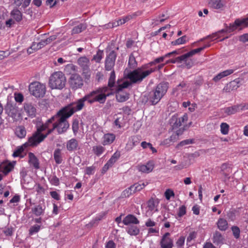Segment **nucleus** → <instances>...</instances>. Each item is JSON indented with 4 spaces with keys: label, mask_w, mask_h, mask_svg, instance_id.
Wrapping results in <instances>:
<instances>
[{
    "label": "nucleus",
    "mask_w": 248,
    "mask_h": 248,
    "mask_svg": "<svg viewBox=\"0 0 248 248\" xmlns=\"http://www.w3.org/2000/svg\"><path fill=\"white\" fill-rule=\"evenodd\" d=\"M94 101H98L92 97V94L84 96L76 102H73L60 109L56 114L48 119L44 124L47 126V134L52 133L56 129L58 134L66 132L69 127V124L67 120L75 112L81 110L85 106V102L91 103Z\"/></svg>",
    "instance_id": "f257e3e1"
},
{
    "label": "nucleus",
    "mask_w": 248,
    "mask_h": 248,
    "mask_svg": "<svg viewBox=\"0 0 248 248\" xmlns=\"http://www.w3.org/2000/svg\"><path fill=\"white\" fill-rule=\"evenodd\" d=\"M164 60L163 56L156 58L154 61L144 64L128 73L127 78L132 83H140L156 70V68H152L151 66L162 62Z\"/></svg>",
    "instance_id": "f03ea898"
},
{
    "label": "nucleus",
    "mask_w": 248,
    "mask_h": 248,
    "mask_svg": "<svg viewBox=\"0 0 248 248\" xmlns=\"http://www.w3.org/2000/svg\"><path fill=\"white\" fill-rule=\"evenodd\" d=\"M115 81V73L114 70L112 71L108 79V86H103L97 88L93 90L84 96L92 94V97L96 98L98 101H94L90 104H93L95 102H98L100 104H104L108 96L113 94L112 87L114 86Z\"/></svg>",
    "instance_id": "7ed1b4c3"
},
{
    "label": "nucleus",
    "mask_w": 248,
    "mask_h": 248,
    "mask_svg": "<svg viewBox=\"0 0 248 248\" xmlns=\"http://www.w3.org/2000/svg\"><path fill=\"white\" fill-rule=\"evenodd\" d=\"M37 130L30 137L28 141L24 143V145L28 147H34L37 146L43 141L49 134H47V126H45L44 123L38 124L36 125Z\"/></svg>",
    "instance_id": "20e7f679"
},
{
    "label": "nucleus",
    "mask_w": 248,
    "mask_h": 248,
    "mask_svg": "<svg viewBox=\"0 0 248 248\" xmlns=\"http://www.w3.org/2000/svg\"><path fill=\"white\" fill-rule=\"evenodd\" d=\"M168 87V83L167 82H161L158 84L148 94L147 102L151 105L156 104L166 93Z\"/></svg>",
    "instance_id": "39448f33"
},
{
    "label": "nucleus",
    "mask_w": 248,
    "mask_h": 248,
    "mask_svg": "<svg viewBox=\"0 0 248 248\" xmlns=\"http://www.w3.org/2000/svg\"><path fill=\"white\" fill-rule=\"evenodd\" d=\"M66 78L61 71L55 72L49 79V85L52 89H62L65 86Z\"/></svg>",
    "instance_id": "423d86ee"
},
{
    "label": "nucleus",
    "mask_w": 248,
    "mask_h": 248,
    "mask_svg": "<svg viewBox=\"0 0 248 248\" xmlns=\"http://www.w3.org/2000/svg\"><path fill=\"white\" fill-rule=\"evenodd\" d=\"M29 90L30 93L35 97H43L46 93V87L45 84L34 81L30 84Z\"/></svg>",
    "instance_id": "0eeeda50"
},
{
    "label": "nucleus",
    "mask_w": 248,
    "mask_h": 248,
    "mask_svg": "<svg viewBox=\"0 0 248 248\" xmlns=\"http://www.w3.org/2000/svg\"><path fill=\"white\" fill-rule=\"evenodd\" d=\"M210 45H204L202 47H201L196 49L192 50L191 51L183 54L176 58V60L179 62H185L186 66L188 68H190L193 64V61L191 59H188L189 58L192 57L194 55L201 52L205 48L210 46Z\"/></svg>",
    "instance_id": "6e6552de"
},
{
    "label": "nucleus",
    "mask_w": 248,
    "mask_h": 248,
    "mask_svg": "<svg viewBox=\"0 0 248 248\" xmlns=\"http://www.w3.org/2000/svg\"><path fill=\"white\" fill-rule=\"evenodd\" d=\"M5 112L13 121H17L21 119L20 110L16 104L8 102L5 106Z\"/></svg>",
    "instance_id": "1a4fd4ad"
},
{
    "label": "nucleus",
    "mask_w": 248,
    "mask_h": 248,
    "mask_svg": "<svg viewBox=\"0 0 248 248\" xmlns=\"http://www.w3.org/2000/svg\"><path fill=\"white\" fill-rule=\"evenodd\" d=\"M68 83L70 87L73 90L81 89L84 85L82 77L78 74L75 73L71 75Z\"/></svg>",
    "instance_id": "9d476101"
},
{
    "label": "nucleus",
    "mask_w": 248,
    "mask_h": 248,
    "mask_svg": "<svg viewBox=\"0 0 248 248\" xmlns=\"http://www.w3.org/2000/svg\"><path fill=\"white\" fill-rule=\"evenodd\" d=\"M248 26V17L245 18L237 19L234 22L230 24L229 27H227L224 32L226 31L230 33L235 30L238 27L245 28Z\"/></svg>",
    "instance_id": "9b49d317"
},
{
    "label": "nucleus",
    "mask_w": 248,
    "mask_h": 248,
    "mask_svg": "<svg viewBox=\"0 0 248 248\" xmlns=\"http://www.w3.org/2000/svg\"><path fill=\"white\" fill-rule=\"evenodd\" d=\"M116 57V53L114 50L111 51L107 56L105 61V69L106 70L110 71L113 69Z\"/></svg>",
    "instance_id": "f8f14e48"
},
{
    "label": "nucleus",
    "mask_w": 248,
    "mask_h": 248,
    "mask_svg": "<svg viewBox=\"0 0 248 248\" xmlns=\"http://www.w3.org/2000/svg\"><path fill=\"white\" fill-rule=\"evenodd\" d=\"M161 248H172L173 247V240L170 237V232H166L161 237L160 241Z\"/></svg>",
    "instance_id": "ddd939ff"
},
{
    "label": "nucleus",
    "mask_w": 248,
    "mask_h": 248,
    "mask_svg": "<svg viewBox=\"0 0 248 248\" xmlns=\"http://www.w3.org/2000/svg\"><path fill=\"white\" fill-rule=\"evenodd\" d=\"M15 164L16 161H4L0 164V171L6 175L14 169Z\"/></svg>",
    "instance_id": "4468645a"
},
{
    "label": "nucleus",
    "mask_w": 248,
    "mask_h": 248,
    "mask_svg": "<svg viewBox=\"0 0 248 248\" xmlns=\"http://www.w3.org/2000/svg\"><path fill=\"white\" fill-rule=\"evenodd\" d=\"M208 6L213 9L222 10L226 2L224 0H207Z\"/></svg>",
    "instance_id": "2eb2a0df"
},
{
    "label": "nucleus",
    "mask_w": 248,
    "mask_h": 248,
    "mask_svg": "<svg viewBox=\"0 0 248 248\" xmlns=\"http://www.w3.org/2000/svg\"><path fill=\"white\" fill-rule=\"evenodd\" d=\"M159 201L157 199H150L147 203L148 209L147 212H150L152 214L158 211Z\"/></svg>",
    "instance_id": "dca6fc26"
},
{
    "label": "nucleus",
    "mask_w": 248,
    "mask_h": 248,
    "mask_svg": "<svg viewBox=\"0 0 248 248\" xmlns=\"http://www.w3.org/2000/svg\"><path fill=\"white\" fill-rule=\"evenodd\" d=\"M140 141V137L138 135L131 136L129 138L128 141L126 144L125 149L127 151L131 150L134 147L138 145Z\"/></svg>",
    "instance_id": "f3484780"
},
{
    "label": "nucleus",
    "mask_w": 248,
    "mask_h": 248,
    "mask_svg": "<svg viewBox=\"0 0 248 248\" xmlns=\"http://www.w3.org/2000/svg\"><path fill=\"white\" fill-rule=\"evenodd\" d=\"M66 147L70 152L75 151L79 149V142L76 139L72 138L66 142Z\"/></svg>",
    "instance_id": "a211bd4d"
},
{
    "label": "nucleus",
    "mask_w": 248,
    "mask_h": 248,
    "mask_svg": "<svg viewBox=\"0 0 248 248\" xmlns=\"http://www.w3.org/2000/svg\"><path fill=\"white\" fill-rule=\"evenodd\" d=\"M116 139V136L113 133L105 134L101 139L103 145H109L112 144Z\"/></svg>",
    "instance_id": "6ab92c4d"
},
{
    "label": "nucleus",
    "mask_w": 248,
    "mask_h": 248,
    "mask_svg": "<svg viewBox=\"0 0 248 248\" xmlns=\"http://www.w3.org/2000/svg\"><path fill=\"white\" fill-rule=\"evenodd\" d=\"M120 157V154L118 152H116L108 161L107 163L103 167V170H107L118 160Z\"/></svg>",
    "instance_id": "aec40b11"
},
{
    "label": "nucleus",
    "mask_w": 248,
    "mask_h": 248,
    "mask_svg": "<svg viewBox=\"0 0 248 248\" xmlns=\"http://www.w3.org/2000/svg\"><path fill=\"white\" fill-rule=\"evenodd\" d=\"M29 160L28 162L30 165L36 170L40 168V163L38 159L35 155L31 152L28 154Z\"/></svg>",
    "instance_id": "412c9836"
},
{
    "label": "nucleus",
    "mask_w": 248,
    "mask_h": 248,
    "mask_svg": "<svg viewBox=\"0 0 248 248\" xmlns=\"http://www.w3.org/2000/svg\"><path fill=\"white\" fill-rule=\"evenodd\" d=\"M154 168V164L153 161H149L145 165H139L138 169L140 171L143 173H148L151 172Z\"/></svg>",
    "instance_id": "4be33fe9"
},
{
    "label": "nucleus",
    "mask_w": 248,
    "mask_h": 248,
    "mask_svg": "<svg viewBox=\"0 0 248 248\" xmlns=\"http://www.w3.org/2000/svg\"><path fill=\"white\" fill-rule=\"evenodd\" d=\"M240 81L239 78H236L231 81L224 88L226 92H230L233 90H237L240 87Z\"/></svg>",
    "instance_id": "5701e85b"
},
{
    "label": "nucleus",
    "mask_w": 248,
    "mask_h": 248,
    "mask_svg": "<svg viewBox=\"0 0 248 248\" xmlns=\"http://www.w3.org/2000/svg\"><path fill=\"white\" fill-rule=\"evenodd\" d=\"M123 222L125 225H137L140 223V221L134 215L128 214L124 218Z\"/></svg>",
    "instance_id": "b1692460"
},
{
    "label": "nucleus",
    "mask_w": 248,
    "mask_h": 248,
    "mask_svg": "<svg viewBox=\"0 0 248 248\" xmlns=\"http://www.w3.org/2000/svg\"><path fill=\"white\" fill-rule=\"evenodd\" d=\"M10 16L16 22H20L23 19L22 13L17 8H14L10 12Z\"/></svg>",
    "instance_id": "393cba45"
},
{
    "label": "nucleus",
    "mask_w": 248,
    "mask_h": 248,
    "mask_svg": "<svg viewBox=\"0 0 248 248\" xmlns=\"http://www.w3.org/2000/svg\"><path fill=\"white\" fill-rule=\"evenodd\" d=\"M78 63L82 67L83 71H85L89 69L90 66V60L86 56H82L78 59Z\"/></svg>",
    "instance_id": "a878e982"
},
{
    "label": "nucleus",
    "mask_w": 248,
    "mask_h": 248,
    "mask_svg": "<svg viewBox=\"0 0 248 248\" xmlns=\"http://www.w3.org/2000/svg\"><path fill=\"white\" fill-rule=\"evenodd\" d=\"M46 207L44 204H38L32 208L31 211L36 216H40L44 214Z\"/></svg>",
    "instance_id": "bb28decb"
},
{
    "label": "nucleus",
    "mask_w": 248,
    "mask_h": 248,
    "mask_svg": "<svg viewBox=\"0 0 248 248\" xmlns=\"http://www.w3.org/2000/svg\"><path fill=\"white\" fill-rule=\"evenodd\" d=\"M217 225L218 229L221 231H225L228 228V223L227 220L224 218H219Z\"/></svg>",
    "instance_id": "cd10ccee"
},
{
    "label": "nucleus",
    "mask_w": 248,
    "mask_h": 248,
    "mask_svg": "<svg viewBox=\"0 0 248 248\" xmlns=\"http://www.w3.org/2000/svg\"><path fill=\"white\" fill-rule=\"evenodd\" d=\"M240 105H234L224 108V112L227 115L233 114L241 110Z\"/></svg>",
    "instance_id": "c85d7f7f"
},
{
    "label": "nucleus",
    "mask_w": 248,
    "mask_h": 248,
    "mask_svg": "<svg viewBox=\"0 0 248 248\" xmlns=\"http://www.w3.org/2000/svg\"><path fill=\"white\" fill-rule=\"evenodd\" d=\"M25 111L29 116L34 117L36 115V109L35 107L31 104H27L24 106Z\"/></svg>",
    "instance_id": "c756f323"
},
{
    "label": "nucleus",
    "mask_w": 248,
    "mask_h": 248,
    "mask_svg": "<svg viewBox=\"0 0 248 248\" xmlns=\"http://www.w3.org/2000/svg\"><path fill=\"white\" fill-rule=\"evenodd\" d=\"M28 146L27 145H24V144L20 146L17 147L14 152L13 154V156L14 157H23L24 156V155H23V153L24 152V151L25 149L27 148H28Z\"/></svg>",
    "instance_id": "7c9ffc66"
},
{
    "label": "nucleus",
    "mask_w": 248,
    "mask_h": 248,
    "mask_svg": "<svg viewBox=\"0 0 248 248\" xmlns=\"http://www.w3.org/2000/svg\"><path fill=\"white\" fill-rule=\"evenodd\" d=\"M87 27V26L86 23H80L73 28L71 31V34H75L79 33L85 30Z\"/></svg>",
    "instance_id": "2f4dec72"
},
{
    "label": "nucleus",
    "mask_w": 248,
    "mask_h": 248,
    "mask_svg": "<svg viewBox=\"0 0 248 248\" xmlns=\"http://www.w3.org/2000/svg\"><path fill=\"white\" fill-rule=\"evenodd\" d=\"M126 232L130 235L136 236L139 234L140 229L135 225H130L126 228Z\"/></svg>",
    "instance_id": "473e14b6"
},
{
    "label": "nucleus",
    "mask_w": 248,
    "mask_h": 248,
    "mask_svg": "<svg viewBox=\"0 0 248 248\" xmlns=\"http://www.w3.org/2000/svg\"><path fill=\"white\" fill-rule=\"evenodd\" d=\"M16 135L19 138H25L26 135V130L23 126H19L16 127L15 131Z\"/></svg>",
    "instance_id": "72a5a7b5"
},
{
    "label": "nucleus",
    "mask_w": 248,
    "mask_h": 248,
    "mask_svg": "<svg viewBox=\"0 0 248 248\" xmlns=\"http://www.w3.org/2000/svg\"><path fill=\"white\" fill-rule=\"evenodd\" d=\"M105 148L100 145H95L93 147V152L97 156H100L105 151Z\"/></svg>",
    "instance_id": "f704fd0d"
},
{
    "label": "nucleus",
    "mask_w": 248,
    "mask_h": 248,
    "mask_svg": "<svg viewBox=\"0 0 248 248\" xmlns=\"http://www.w3.org/2000/svg\"><path fill=\"white\" fill-rule=\"evenodd\" d=\"M223 240V237L219 232L216 231L213 234V241L215 244H219L222 243Z\"/></svg>",
    "instance_id": "c9c22d12"
},
{
    "label": "nucleus",
    "mask_w": 248,
    "mask_h": 248,
    "mask_svg": "<svg viewBox=\"0 0 248 248\" xmlns=\"http://www.w3.org/2000/svg\"><path fill=\"white\" fill-rule=\"evenodd\" d=\"M116 99L118 102H123L129 98V94L126 93L117 92Z\"/></svg>",
    "instance_id": "e433bc0d"
},
{
    "label": "nucleus",
    "mask_w": 248,
    "mask_h": 248,
    "mask_svg": "<svg viewBox=\"0 0 248 248\" xmlns=\"http://www.w3.org/2000/svg\"><path fill=\"white\" fill-rule=\"evenodd\" d=\"M54 159L57 164L62 163V156L61 150L60 149H57L54 151Z\"/></svg>",
    "instance_id": "4c0bfd02"
},
{
    "label": "nucleus",
    "mask_w": 248,
    "mask_h": 248,
    "mask_svg": "<svg viewBox=\"0 0 248 248\" xmlns=\"http://www.w3.org/2000/svg\"><path fill=\"white\" fill-rule=\"evenodd\" d=\"M31 0H14V4L17 7L22 6L23 8H26L29 6Z\"/></svg>",
    "instance_id": "58836bf2"
},
{
    "label": "nucleus",
    "mask_w": 248,
    "mask_h": 248,
    "mask_svg": "<svg viewBox=\"0 0 248 248\" xmlns=\"http://www.w3.org/2000/svg\"><path fill=\"white\" fill-rule=\"evenodd\" d=\"M147 184V182H142L140 181L131 186L132 188L133 189V192L135 193L136 191H139L142 189Z\"/></svg>",
    "instance_id": "ea45409f"
},
{
    "label": "nucleus",
    "mask_w": 248,
    "mask_h": 248,
    "mask_svg": "<svg viewBox=\"0 0 248 248\" xmlns=\"http://www.w3.org/2000/svg\"><path fill=\"white\" fill-rule=\"evenodd\" d=\"M170 123L171 124L173 129L177 128L182 125L179 118L176 116H173L170 119Z\"/></svg>",
    "instance_id": "a19ab883"
},
{
    "label": "nucleus",
    "mask_w": 248,
    "mask_h": 248,
    "mask_svg": "<svg viewBox=\"0 0 248 248\" xmlns=\"http://www.w3.org/2000/svg\"><path fill=\"white\" fill-rule=\"evenodd\" d=\"M187 37L186 35H184L181 37L179 38L175 41H172L171 44L172 46L184 44L187 42Z\"/></svg>",
    "instance_id": "79ce46f5"
},
{
    "label": "nucleus",
    "mask_w": 248,
    "mask_h": 248,
    "mask_svg": "<svg viewBox=\"0 0 248 248\" xmlns=\"http://www.w3.org/2000/svg\"><path fill=\"white\" fill-rule=\"evenodd\" d=\"M41 229V226L38 224H35L31 226L29 230V233L30 235H32L35 233H37Z\"/></svg>",
    "instance_id": "37998d69"
},
{
    "label": "nucleus",
    "mask_w": 248,
    "mask_h": 248,
    "mask_svg": "<svg viewBox=\"0 0 248 248\" xmlns=\"http://www.w3.org/2000/svg\"><path fill=\"white\" fill-rule=\"evenodd\" d=\"M72 128L74 134L76 135L79 129V122L77 119L73 120Z\"/></svg>",
    "instance_id": "c03bdc74"
},
{
    "label": "nucleus",
    "mask_w": 248,
    "mask_h": 248,
    "mask_svg": "<svg viewBox=\"0 0 248 248\" xmlns=\"http://www.w3.org/2000/svg\"><path fill=\"white\" fill-rule=\"evenodd\" d=\"M224 32V30L223 29L220 31H218L217 32L214 33L211 35H210L206 37V38H208L210 39L211 41H214L217 38H219L220 37V35L221 33Z\"/></svg>",
    "instance_id": "a18cd8bd"
},
{
    "label": "nucleus",
    "mask_w": 248,
    "mask_h": 248,
    "mask_svg": "<svg viewBox=\"0 0 248 248\" xmlns=\"http://www.w3.org/2000/svg\"><path fill=\"white\" fill-rule=\"evenodd\" d=\"M128 64L131 68H135L137 65V63L136 61V59L134 55L132 53L130 55L129 60H128Z\"/></svg>",
    "instance_id": "49530a36"
},
{
    "label": "nucleus",
    "mask_w": 248,
    "mask_h": 248,
    "mask_svg": "<svg viewBox=\"0 0 248 248\" xmlns=\"http://www.w3.org/2000/svg\"><path fill=\"white\" fill-rule=\"evenodd\" d=\"M186 213V207L185 205H183L180 206L178 210L177 216L178 217H181Z\"/></svg>",
    "instance_id": "de8ad7c7"
},
{
    "label": "nucleus",
    "mask_w": 248,
    "mask_h": 248,
    "mask_svg": "<svg viewBox=\"0 0 248 248\" xmlns=\"http://www.w3.org/2000/svg\"><path fill=\"white\" fill-rule=\"evenodd\" d=\"M229 125L225 123H222L220 125V131L222 134L226 135L228 133Z\"/></svg>",
    "instance_id": "09e8293b"
},
{
    "label": "nucleus",
    "mask_w": 248,
    "mask_h": 248,
    "mask_svg": "<svg viewBox=\"0 0 248 248\" xmlns=\"http://www.w3.org/2000/svg\"><path fill=\"white\" fill-rule=\"evenodd\" d=\"M103 51L98 50L95 55L93 56V60L96 62H99L103 58Z\"/></svg>",
    "instance_id": "8fccbe9b"
},
{
    "label": "nucleus",
    "mask_w": 248,
    "mask_h": 248,
    "mask_svg": "<svg viewBox=\"0 0 248 248\" xmlns=\"http://www.w3.org/2000/svg\"><path fill=\"white\" fill-rule=\"evenodd\" d=\"M134 193V192H133V189L132 188V186H131L123 191L122 193V197L125 198L129 197Z\"/></svg>",
    "instance_id": "3c124183"
},
{
    "label": "nucleus",
    "mask_w": 248,
    "mask_h": 248,
    "mask_svg": "<svg viewBox=\"0 0 248 248\" xmlns=\"http://www.w3.org/2000/svg\"><path fill=\"white\" fill-rule=\"evenodd\" d=\"M95 167L93 165L90 167H87L84 170V173L88 175L93 174L95 172Z\"/></svg>",
    "instance_id": "603ef678"
},
{
    "label": "nucleus",
    "mask_w": 248,
    "mask_h": 248,
    "mask_svg": "<svg viewBox=\"0 0 248 248\" xmlns=\"http://www.w3.org/2000/svg\"><path fill=\"white\" fill-rule=\"evenodd\" d=\"M82 75L84 78L85 82L88 83L91 78V72L88 69L85 70L82 73Z\"/></svg>",
    "instance_id": "864d4df0"
},
{
    "label": "nucleus",
    "mask_w": 248,
    "mask_h": 248,
    "mask_svg": "<svg viewBox=\"0 0 248 248\" xmlns=\"http://www.w3.org/2000/svg\"><path fill=\"white\" fill-rule=\"evenodd\" d=\"M14 97L15 101L17 103H21L24 100V96L21 93H15Z\"/></svg>",
    "instance_id": "5fc2aeb1"
},
{
    "label": "nucleus",
    "mask_w": 248,
    "mask_h": 248,
    "mask_svg": "<svg viewBox=\"0 0 248 248\" xmlns=\"http://www.w3.org/2000/svg\"><path fill=\"white\" fill-rule=\"evenodd\" d=\"M185 241V237L183 236H181L176 242V246L179 248H182L184 246Z\"/></svg>",
    "instance_id": "6e6d98bb"
},
{
    "label": "nucleus",
    "mask_w": 248,
    "mask_h": 248,
    "mask_svg": "<svg viewBox=\"0 0 248 248\" xmlns=\"http://www.w3.org/2000/svg\"><path fill=\"white\" fill-rule=\"evenodd\" d=\"M232 230L233 235L235 238H238L240 236V229L237 226H232Z\"/></svg>",
    "instance_id": "4d7b16f0"
},
{
    "label": "nucleus",
    "mask_w": 248,
    "mask_h": 248,
    "mask_svg": "<svg viewBox=\"0 0 248 248\" xmlns=\"http://www.w3.org/2000/svg\"><path fill=\"white\" fill-rule=\"evenodd\" d=\"M166 199L170 200L171 197H174L175 194L173 190L170 189H167L164 193Z\"/></svg>",
    "instance_id": "13d9d810"
},
{
    "label": "nucleus",
    "mask_w": 248,
    "mask_h": 248,
    "mask_svg": "<svg viewBox=\"0 0 248 248\" xmlns=\"http://www.w3.org/2000/svg\"><path fill=\"white\" fill-rule=\"evenodd\" d=\"M50 183L54 186H58L60 184V181L58 178L56 176H52L49 179Z\"/></svg>",
    "instance_id": "bf43d9fd"
},
{
    "label": "nucleus",
    "mask_w": 248,
    "mask_h": 248,
    "mask_svg": "<svg viewBox=\"0 0 248 248\" xmlns=\"http://www.w3.org/2000/svg\"><path fill=\"white\" fill-rule=\"evenodd\" d=\"M122 24H123L122 21L121 19L120 18L117 20H115V21L113 22L112 23H108V26L109 28H114V27L119 26Z\"/></svg>",
    "instance_id": "052dcab7"
},
{
    "label": "nucleus",
    "mask_w": 248,
    "mask_h": 248,
    "mask_svg": "<svg viewBox=\"0 0 248 248\" xmlns=\"http://www.w3.org/2000/svg\"><path fill=\"white\" fill-rule=\"evenodd\" d=\"M175 137L174 136H170L169 138L165 139L163 140L162 144L165 145H169L172 141L174 140Z\"/></svg>",
    "instance_id": "680f3d73"
},
{
    "label": "nucleus",
    "mask_w": 248,
    "mask_h": 248,
    "mask_svg": "<svg viewBox=\"0 0 248 248\" xmlns=\"http://www.w3.org/2000/svg\"><path fill=\"white\" fill-rule=\"evenodd\" d=\"M186 87V83L182 81L179 85H178L176 88L174 89V91H178L180 90H183L184 88H185Z\"/></svg>",
    "instance_id": "e2e57ef3"
},
{
    "label": "nucleus",
    "mask_w": 248,
    "mask_h": 248,
    "mask_svg": "<svg viewBox=\"0 0 248 248\" xmlns=\"http://www.w3.org/2000/svg\"><path fill=\"white\" fill-rule=\"evenodd\" d=\"M156 225V222L154 220L151 219V218H149L145 222V226L147 227H153L155 226Z\"/></svg>",
    "instance_id": "0e129e2a"
},
{
    "label": "nucleus",
    "mask_w": 248,
    "mask_h": 248,
    "mask_svg": "<svg viewBox=\"0 0 248 248\" xmlns=\"http://www.w3.org/2000/svg\"><path fill=\"white\" fill-rule=\"evenodd\" d=\"M196 236L197 233L195 232H190L186 239L187 242H190L191 240L194 239L196 237Z\"/></svg>",
    "instance_id": "69168bd1"
},
{
    "label": "nucleus",
    "mask_w": 248,
    "mask_h": 248,
    "mask_svg": "<svg viewBox=\"0 0 248 248\" xmlns=\"http://www.w3.org/2000/svg\"><path fill=\"white\" fill-rule=\"evenodd\" d=\"M203 82V79L202 77H198L196 78V79L195 80L194 84L196 86H201Z\"/></svg>",
    "instance_id": "338daca9"
},
{
    "label": "nucleus",
    "mask_w": 248,
    "mask_h": 248,
    "mask_svg": "<svg viewBox=\"0 0 248 248\" xmlns=\"http://www.w3.org/2000/svg\"><path fill=\"white\" fill-rule=\"evenodd\" d=\"M116 245L112 240H109L106 243L105 248H116Z\"/></svg>",
    "instance_id": "774afa93"
}]
</instances>
